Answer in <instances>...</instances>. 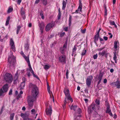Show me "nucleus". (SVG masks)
Returning <instances> with one entry per match:
<instances>
[{
  "instance_id": "nucleus-17",
  "label": "nucleus",
  "mask_w": 120,
  "mask_h": 120,
  "mask_svg": "<svg viewBox=\"0 0 120 120\" xmlns=\"http://www.w3.org/2000/svg\"><path fill=\"white\" fill-rule=\"evenodd\" d=\"M99 38V35L96 34V35L94 36V42L95 43H97L96 41H98Z\"/></svg>"
},
{
  "instance_id": "nucleus-8",
  "label": "nucleus",
  "mask_w": 120,
  "mask_h": 120,
  "mask_svg": "<svg viewBox=\"0 0 120 120\" xmlns=\"http://www.w3.org/2000/svg\"><path fill=\"white\" fill-rule=\"evenodd\" d=\"M93 79V76L92 75L89 76L87 78L86 80V84L88 87H90L91 84V81Z\"/></svg>"
},
{
  "instance_id": "nucleus-14",
  "label": "nucleus",
  "mask_w": 120,
  "mask_h": 120,
  "mask_svg": "<svg viewBox=\"0 0 120 120\" xmlns=\"http://www.w3.org/2000/svg\"><path fill=\"white\" fill-rule=\"evenodd\" d=\"M21 9L20 12L21 14V15L23 19H25L26 18L25 11L24 9H23V7L21 8Z\"/></svg>"
},
{
  "instance_id": "nucleus-54",
  "label": "nucleus",
  "mask_w": 120,
  "mask_h": 120,
  "mask_svg": "<svg viewBox=\"0 0 120 120\" xmlns=\"http://www.w3.org/2000/svg\"><path fill=\"white\" fill-rule=\"evenodd\" d=\"M81 32L83 34H84L85 33L86 31V29H84L83 30L81 29Z\"/></svg>"
},
{
  "instance_id": "nucleus-46",
  "label": "nucleus",
  "mask_w": 120,
  "mask_h": 120,
  "mask_svg": "<svg viewBox=\"0 0 120 120\" xmlns=\"http://www.w3.org/2000/svg\"><path fill=\"white\" fill-rule=\"evenodd\" d=\"M105 106H106V107L107 108L106 109L105 111H107L108 110L110 109V105H106Z\"/></svg>"
},
{
  "instance_id": "nucleus-50",
  "label": "nucleus",
  "mask_w": 120,
  "mask_h": 120,
  "mask_svg": "<svg viewBox=\"0 0 120 120\" xmlns=\"http://www.w3.org/2000/svg\"><path fill=\"white\" fill-rule=\"evenodd\" d=\"M105 48V47H102L101 48H99L97 49V50L99 51H100L103 50V49H104Z\"/></svg>"
},
{
  "instance_id": "nucleus-39",
  "label": "nucleus",
  "mask_w": 120,
  "mask_h": 120,
  "mask_svg": "<svg viewBox=\"0 0 120 120\" xmlns=\"http://www.w3.org/2000/svg\"><path fill=\"white\" fill-rule=\"evenodd\" d=\"M25 49L27 51H28V50L29 49V46L28 43H27L25 44Z\"/></svg>"
},
{
  "instance_id": "nucleus-16",
  "label": "nucleus",
  "mask_w": 120,
  "mask_h": 120,
  "mask_svg": "<svg viewBox=\"0 0 120 120\" xmlns=\"http://www.w3.org/2000/svg\"><path fill=\"white\" fill-rule=\"evenodd\" d=\"M8 88V84H6L3 86L2 88L3 91L4 93H6L7 92Z\"/></svg>"
},
{
  "instance_id": "nucleus-13",
  "label": "nucleus",
  "mask_w": 120,
  "mask_h": 120,
  "mask_svg": "<svg viewBox=\"0 0 120 120\" xmlns=\"http://www.w3.org/2000/svg\"><path fill=\"white\" fill-rule=\"evenodd\" d=\"M10 44L11 46V48L14 52L16 51L14 42L12 38H11L10 40Z\"/></svg>"
},
{
  "instance_id": "nucleus-3",
  "label": "nucleus",
  "mask_w": 120,
  "mask_h": 120,
  "mask_svg": "<svg viewBox=\"0 0 120 120\" xmlns=\"http://www.w3.org/2000/svg\"><path fill=\"white\" fill-rule=\"evenodd\" d=\"M16 61L15 57L13 55V52L11 51L10 54L9 55L8 58V62L9 64L8 65L10 67L11 66L15 64Z\"/></svg>"
},
{
  "instance_id": "nucleus-18",
  "label": "nucleus",
  "mask_w": 120,
  "mask_h": 120,
  "mask_svg": "<svg viewBox=\"0 0 120 120\" xmlns=\"http://www.w3.org/2000/svg\"><path fill=\"white\" fill-rule=\"evenodd\" d=\"M82 6H79L78 9L76 10L75 12L73 13L72 14H73L74 13H78L80 14V12H79L78 11H80L81 12H82Z\"/></svg>"
},
{
  "instance_id": "nucleus-24",
  "label": "nucleus",
  "mask_w": 120,
  "mask_h": 120,
  "mask_svg": "<svg viewBox=\"0 0 120 120\" xmlns=\"http://www.w3.org/2000/svg\"><path fill=\"white\" fill-rule=\"evenodd\" d=\"M58 11L59 13L57 17L58 19L59 20L60 19L61 15V12L60 11V8L58 9Z\"/></svg>"
},
{
  "instance_id": "nucleus-48",
  "label": "nucleus",
  "mask_w": 120,
  "mask_h": 120,
  "mask_svg": "<svg viewBox=\"0 0 120 120\" xmlns=\"http://www.w3.org/2000/svg\"><path fill=\"white\" fill-rule=\"evenodd\" d=\"M65 34V33L64 32L61 33L60 35V37H62L64 36Z\"/></svg>"
},
{
  "instance_id": "nucleus-25",
  "label": "nucleus",
  "mask_w": 120,
  "mask_h": 120,
  "mask_svg": "<svg viewBox=\"0 0 120 120\" xmlns=\"http://www.w3.org/2000/svg\"><path fill=\"white\" fill-rule=\"evenodd\" d=\"M67 2H65L64 0H63V6L62 8V9L63 10H64L65 8L66 7V5L67 4Z\"/></svg>"
},
{
  "instance_id": "nucleus-55",
  "label": "nucleus",
  "mask_w": 120,
  "mask_h": 120,
  "mask_svg": "<svg viewBox=\"0 0 120 120\" xmlns=\"http://www.w3.org/2000/svg\"><path fill=\"white\" fill-rule=\"evenodd\" d=\"M68 27H64L63 28V29L64 31L66 32H67L68 31Z\"/></svg>"
},
{
  "instance_id": "nucleus-2",
  "label": "nucleus",
  "mask_w": 120,
  "mask_h": 120,
  "mask_svg": "<svg viewBox=\"0 0 120 120\" xmlns=\"http://www.w3.org/2000/svg\"><path fill=\"white\" fill-rule=\"evenodd\" d=\"M96 104L94 103H92L90 106H89L88 108L87 111L89 114H90L92 112L93 110H94L95 113V114H97L98 113L97 112V111L99 109L100 107L99 105H96Z\"/></svg>"
},
{
  "instance_id": "nucleus-6",
  "label": "nucleus",
  "mask_w": 120,
  "mask_h": 120,
  "mask_svg": "<svg viewBox=\"0 0 120 120\" xmlns=\"http://www.w3.org/2000/svg\"><path fill=\"white\" fill-rule=\"evenodd\" d=\"M55 27V22H52L48 24L45 27V30L46 32L49 31L51 29Z\"/></svg>"
},
{
  "instance_id": "nucleus-63",
  "label": "nucleus",
  "mask_w": 120,
  "mask_h": 120,
  "mask_svg": "<svg viewBox=\"0 0 120 120\" xmlns=\"http://www.w3.org/2000/svg\"><path fill=\"white\" fill-rule=\"evenodd\" d=\"M40 0H36L35 2V4H38L40 2Z\"/></svg>"
},
{
  "instance_id": "nucleus-4",
  "label": "nucleus",
  "mask_w": 120,
  "mask_h": 120,
  "mask_svg": "<svg viewBox=\"0 0 120 120\" xmlns=\"http://www.w3.org/2000/svg\"><path fill=\"white\" fill-rule=\"evenodd\" d=\"M4 79L6 82L10 83L12 81V76L11 74L8 73H6L5 74Z\"/></svg>"
},
{
  "instance_id": "nucleus-64",
  "label": "nucleus",
  "mask_w": 120,
  "mask_h": 120,
  "mask_svg": "<svg viewBox=\"0 0 120 120\" xmlns=\"http://www.w3.org/2000/svg\"><path fill=\"white\" fill-rule=\"evenodd\" d=\"M79 6L82 7V4L81 3V0H79Z\"/></svg>"
},
{
  "instance_id": "nucleus-44",
  "label": "nucleus",
  "mask_w": 120,
  "mask_h": 120,
  "mask_svg": "<svg viewBox=\"0 0 120 120\" xmlns=\"http://www.w3.org/2000/svg\"><path fill=\"white\" fill-rule=\"evenodd\" d=\"M4 93V92L3 91L2 88H0V96H2Z\"/></svg>"
},
{
  "instance_id": "nucleus-52",
  "label": "nucleus",
  "mask_w": 120,
  "mask_h": 120,
  "mask_svg": "<svg viewBox=\"0 0 120 120\" xmlns=\"http://www.w3.org/2000/svg\"><path fill=\"white\" fill-rule=\"evenodd\" d=\"M12 89H11L8 94L9 95H10L12 94Z\"/></svg>"
},
{
  "instance_id": "nucleus-56",
  "label": "nucleus",
  "mask_w": 120,
  "mask_h": 120,
  "mask_svg": "<svg viewBox=\"0 0 120 120\" xmlns=\"http://www.w3.org/2000/svg\"><path fill=\"white\" fill-rule=\"evenodd\" d=\"M21 94H19L17 96L16 98V99L18 100L21 97Z\"/></svg>"
},
{
  "instance_id": "nucleus-10",
  "label": "nucleus",
  "mask_w": 120,
  "mask_h": 120,
  "mask_svg": "<svg viewBox=\"0 0 120 120\" xmlns=\"http://www.w3.org/2000/svg\"><path fill=\"white\" fill-rule=\"evenodd\" d=\"M29 114L26 113H22L21 114V116L23 118L24 120H33L31 118L28 117Z\"/></svg>"
},
{
  "instance_id": "nucleus-45",
  "label": "nucleus",
  "mask_w": 120,
  "mask_h": 120,
  "mask_svg": "<svg viewBox=\"0 0 120 120\" xmlns=\"http://www.w3.org/2000/svg\"><path fill=\"white\" fill-rule=\"evenodd\" d=\"M86 52L87 50H83L82 53V56H83L85 55L86 53Z\"/></svg>"
},
{
  "instance_id": "nucleus-38",
  "label": "nucleus",
  "mask_w": 120,
  "mask_h": 120,
  "mask_svg": "<svg viewBox=\"0 0 120 120\" xmlns=\"http://www.w3.org/2000/svg\"><path fill=\"white\" fill-rule=\"evenodd\" d=\"M47 90L49 94H50V86L48 82H47Z\"/></svg>"
},
{
  "instance_id": "nucleus-20",
  "label": "nucleus",
  "mask_w": 120,
  "mask_h": 120,
  "mask_svg": "<svg viewBox=\"0 0 120 120\" xmlns=\"http://www.w3.org/2000/svg\"><path fill=\"white\" fill-rule=\"evenodd\" d=\"M24 81L22 82L20 85V86L21 89H23L25 86V83L26 79L25 78H24Z\"/></svg>"
},
{
  "instance_id": "nucleus-35",
  "label": "nucleus",
  "mask_w": 120,
  "mask_h": 120,
  "mask_svg": "<svg viewBox=\"0 0 120 120\" xmlns=\"http://www.w3.org/2000/svg\"><path fill=\"white\" fill-rule=\"evenodd\" d=\"M42 2L44 6L46 5L48 3L47 0H42Z\"/></svg>"
},
{
  "instance_id": "nucleus-1",
  "label": "nucleus",
  "mask_w": 120,
  "mask_h": 120,
  "mask_svg": "<svg viewBox=\"0 0 120 120\" xmlns=\"http://www.w3.org/2000/svg\"><path fill=\"white\" fill-rule=\"evenodd\" d=\"M30 88H32L31 93L32 95V97L36 98L39 93L38 88L36 85L32 83H30L29 86Z\"/></svg>"
},
{
  "instance_id": "nucleus-60",
  "label": "nucleus",
  "mask_w": 120,
  "mask_h": 120,
  "mask_svg": "<svg viewBox=\"0 0 120 120\" xmlns=\"http://www.w3.org/2000/svg\"><path fill=\"white\" fill-rule=\"evenodd\" d=\"M22 0H17V2L18 4L20 5V3L21 2Z\"/></svg>"
},
{
  "instance_id": "nucleus-37",
  "label": "nucleus",
  "mask_w": 120,
  "mask_h": 120,
  "mask_svg": "<svg viewBox=\"0 0 120 120\" xmlns=\"http://www.w3.org/2000/svg\"><path fill=\"white\" fill-rule=\"evenodd\" d=\"M118 42V43H119V42H118V41H115L114 42V48L115 49H117V44Z\"/></svg>"
},
{
  "instance_id": "nucleus-28",
  "label": "nucleus",
  "mask_w": 120,
  "mask_h": 120,
  "mask_svg": "<svg viewBox=\"0 0 120 120\" xmlns=\"http://www.w3.org/2000/svg\"><path fill=\"white\" fill-rule=\"evenodd\" d=\"M13 10V9L10 6L8 8V10L7 11V13H10L12 12Z\"/></svg>"
},
{
  "instance_id": "nucleus-29",
  "label": "nucleus",
  "mask_w": 120,
  "mask_h": 120,
  "mask_svg": "<svg viewBox=\"0 0 120 120\" xmlns=\"http://www.w3.org/2000/svg\"><path fill=\"white\" fill-rule=\"evenodd\" d=\"M105 112L106 113L109 114L111 116H113V115L111 109L108 110L107 111H105Z\"/></svg>"
},
{
  "instance_id": "nucleus-19",
  "label": "nucleus",
  "mask_w": 120,
  "mask_h": 120,
  "mask_svg": "<svg viewBox=\"0 0 120 120\" xmlns=\"http://www.w3.org/2000/svg\"><path fill=\"white\" fill-rule=\"evenodd\" d=\"M64 93L66 97L67 96L70 95L69 93V90L68 89H66L64 90Z\"/></svg>"
},
{
  "instance_id": "nucleus-27",
  "label": "nucleus",
  "mask_w": 120,
  "mask_h": 120,
  "mask_svg": "<svg viewBox=\"0 0 120 120\" xmlns=\"http://www.w3.org/2000/svg\"><path fill=\"white\" fill-rule=\"evenodd\" d=\"M77 107V105H73L72 104L71 105V110L73 109L74 111H75Z\"/></svg>"
},
{
  "instance_id": "nucleus-30",
  "label": "nucleus",
  "mask_w": 120,
  "mask_h": 120,
  "mask_svg": "<svg viewBox=\"0 0 120 120\" xmlns=\"http://www.w3.org/2000/svg\"><path fill=\"white\" fill-rule=\"evenodd\" d=\"M30 71L31 72V73L33 74V76L34 77H35L38 79H39V78L38 77V76L37 75H36L34 74V71L33 70H32Z\"/></svg>"
},
{
  "instance_id": "nucleus-26",
  "label": "nucleus",
  "mask_w": 120,
  "mask_h": 120,
  "mask_svg": "<svg viewBox=\"0 0 120 120\" xmlns=\"http://www.w3.org/2000/svg\"><path fill=\"white\" fill-rule=\"evenodd\" d=\"M29 55H28L27 56H25L23 57L27 63L30 62L29 59Z\"/></svg>"
},
{
  "instance_id": "nucleus-9",
  "label": "nucleus",
  "mask_w": 120,
  "mask_h": 120,
  "mask_svg": "<svg viewBox=\"0 0 120 120\" xmlns=\"http://www.w3.org/2000/svg\"><path fill=\"white\" fill-rule=\"evenodd\" d=\"M67 45V41H66L64 44L63 47L60 48V52L62 54L64 55L65 54V49H66Z\"/></svg>"
},
{
  "instance_id": "nucleus-12",
  "label": "nucleus",
  "mask_w": 120,
  "mask_h": 120,
  "mask_svg": "<svg viewBox=\"0 0 120 120\" xmlns=\"http://www.w3.org/2000/svg\"><path fill=\"white\" fill-rule=\"evenodd\" d=\"M115 87H116L117 89L120 88V82L118 80V79L117 80L116 82H113L112 84Z\"/></svg>"
},
{
  "instance_id": "nucleus-33",
  "label": "nucleus",
  "mask_w": 120,
  "mask_h": 120,
  "mask_svg": "<svg viewBox=\"0 0 120 120\" xmlns=\"http://www.w3.org/2000/svg\"><path fill=\"white\" fill-rule=\"evenodd\" d=\"M21 26H17V29L16 31V34H18L19 33L20 30V28H21Z\"/></svg>"
},
{
  "instance_id": "nucleus-47",
  "label": "nucleus",
  "mask_w": 120,
  "mask_h": 120,
  "mask_svg": "<svg viewBox=\"0 0 120 120\" xmlns=\"http://www.w3.org/2000/svg\"><path fill=\"white\" fill-rule=\"evenodd\" d=\"M69 71L67 69L66 72V73L65 75L66 76V78L67 79L68 78V75Z\"/></svg>"
},
{
  "instance_id": "nucleus-5",
  "label": "nucleus",
  "mask_w": 120,
  "mask_h": 120,
  "mask_svg": "<svg viewBox=\"0 0 120 120\" xmlns=\"http://www.w3.org/2000/svg\"><path fill=\"white\" fill-rule=\"evenodd\" d=\"M36 98L30 96H28L27 102L28 105L30 107H33V102L35 100Z\"/></svg>"
},
{
  "instance_id": "nucleus-49",
  "label": "nucleus",
  "mask_w": 120,
  "mask_h": 120,
  "mask_svg": "<svg viewBox=\"0 0 120 120\" xmlns=\"http://www.w3.org/2000/svg\"><path fill=\"white\" fill-rule=\"evenodd\" d=\"M98 80H99L98 81V82L97 85V86H98L99 84H100V83L101 82V81L102 79H97Z\"/></svg>"
},
{
  "instance_id": "nucleus-40",
  "label": "nucleus",
  "mask_w": 120,
  "mask_h": 120,
  "mask_svg": "<svg viewBox=\"0 0 120 120\" xmlns=\"http://www.w3.org/2000/svg\"><path fill=\"white\" fill-rule=\"evenodd\" d=\"M71 19H72V16L71 15H70V17L69 18V26H70L71 24Z\"/></svg>"
},
{
  "instance_id": "nucleus-36",
  "label": "nucleus",
  "mask_w": 120,
  "mask_h": 120,
  "mask_svg": "<svg viewBox=\"0 0 120 120\" xmlns=\"http://www.w3.org/2000/svg\"><path fill=\"white\" fill-rule=\"evenodd\" d=\"M50 67L51 66H50L49 64L45 65L44 67V68L45 70H47L49 69Z\"/></svg>"
},
{
  "instance_id": "nucleus-61",
  "label": "nucleus",
  "mask_w": 120,
  "mask_h": 120,
  "mask_svg": "<svg viewBox=\"0 0 120 120\" xmlns=\"http://www.w3.org/2000/svg\"><path fill=\"white\" fill-rule=\"evenodd\" d=\"M107 9H105V10H104V13H105V14H104V15H107Z\"/></svg>"
},
{
  "instance_id": "nucleus-62",
  "label": "nucleus",
  "mask_w": 120,
  "mask_h": 120,
  "mask_svg": "<svg viewBox=\"0 0 120 120\" xmlns=\"http://www.w3.org/2000/svg\"><path fill=\"white\" fill-rule=\"evenodd\" d=\"M109 53H106V52H105V57L106 58H107V57L108 56V55L109 54Z\"/></svg>"
},
{
  "instance_id": "nucleus-34",
  "label": "nucleus",
  "mask_w": 120,
  "mask_h": 120,
  "mask_svg": "<svg viewBox=\"0 0 120 120\" xmlns=\"http://www.w3.org/2000/svg\"><path fill=\"white\" fill-rule=\"evenodd\" d=\"M67 101H66V98H65V100H64V104L62 105V106L63 108L64 109L66 108V103H67Z\"/></svg>"
},
{
  "instance_id": "nucleus-57",
  "label": "nucleus",
  "mask_w": 120,
  "mask_h": 120,
  "mask_svg": "<svg viewBox=\"0 0 120 120\" xmlns=\"http://www.w3.org/2000/svg\"><path fill=\"white\" fill-rule=\"evenodd\" d=\"M27 75L29 78H30V76L31 75L30 73V72H27Z\"/></svg>"
},
{
  "instance_id": "nucleus-58",
  "label": "nucleus",
  "mask_w": 120,
  "mask_h": 120,
  "mask_svg": "<svg viewBox=\"0 0 120 120\" xmlns=\"http://www.w3.org/2000/svg\"><path fill=\"white\" fill-rule=\"evenodd\" d=\"M3 108H4L3 106H2L1 108V109L0 110V115L1 114H2V112H3Z\"/></svg>"
},
{
  "instance_id": "nucleus-11",
  "label": "nucleus",
  "mask_w": 120,
  "mask_h": 120,
  "mask_svg": "<svg viewBox=\"0 0 120 120\" xmlns=\"http://www.w3.org/2000/svg\"><path fill=\"white\" fill-rule=\"evenodd\" d=\"M38 26L40 28L41 33V34H42L43 33V30L45 27L44 24L42 22H39Z\"/></svg>"
},
{
  "instance_id": "nucleus-15",
  "label": "nucleus",
  "mask_w": 120,
  "mask_h": 120,
  "mask_svg": "<svg viewBox=\"0 0 120 120\" xmlns=\"http://www.w3.org/2000/svg\"><path fill=\"white\" fill-rule=\"evenodd\" d=\"M46 113L48 115L50 116L52 113V107L50 105L49 106V108L48 109L46 108Z\"/></svg>"
},
{
  "instance_id": "nucleus-41",
  "label": "nucleus",
  "mask_w": 120,
  "mask_h": 120,
  "mask_svg": "<svg viewBox=\"0 0 120 120\" xmlns=\"http://www.w3.org/2000/svg\"><path fill=\"white\" fill-rule=\"evenodd\" d=\"M14 115V113H12L10 114V118L11 120H13Z\"/></svg>"
},
{
  "instance_id": "nucleus-31",
  "label": "nucleus",
  "mask_w": 120,
  "mask_h": 120,
  "mask_svg": "<svg viewBox=\"0 0 120 120\" xmlns=\"http://www.w3.org/2000/svg\"><path fill=\"white\" fill-rule=\"evenodd\" d=\"M40 15L41 16V18L44 19V16L43 15V12L42 10H41L40 12Z\"/></svg>"
},
{
  "instance_id": "nucleus-53",
  "label": "nucleus",
  "mask_w": 120,
  "mask_h": 120,
  "mask_svg": "<svg viewBox=\"0 0 120 120\" xmlns=\"http://www.w3.org/2000/svg\"><path fill=\"white\" fill-rule=\"evenodd\" d=\"M77 112L78 113L80 114V113L81 112V109H80V108H79L77 110Z\"/></svg>"
},
{
  "instance_id": "nucleus-51",
  "label": "nucleus",
  "mask_w": 120,
  "mask_h": 120,
  "mask_svg": "<svg viewBox=\"0 0 120 120\" xmlns=\"http://www.w3.org/2000/svg\"><path fill=\"white\" fill-rule=\"evenodd\" d=\"M98 57V54L97 53L95 55H94L93 57L94 59H96Z\"/></svg>"
},
{
  "instance_id": "nucleus-7",
  "label": "nucleus",
  "mask_w": 120,
  "mask_h": 120,
  "mask_svg": "<svg viewBox=\"0 0 120 120\" xmlns=\"http://www.w3.org/2000/svg\"><path fill=\"white\" fill-rule=\"evenodd\" d=\"M58 60L60 62L62 63L65 64L66 62V57L65 55L60 56L58 58Z\"/></svg>"
},
{
  "instance_id": "nucleus-43",
  "label": "nucleus",
  "mask_w": 120,
  "mask_h": 120,
  "mask_svg": "<svg viewBox=\"0 0 120 120\" xmlns=\"http://www.w3.org/2000/svg\"><path fill=\"white\" fill-rule=\"evenodd\" d=\"M95 103H96V104L97 105H99L100 104V101L99 100H98V99H96L95 101Z\"/></svg>"
},
{
  "instance_id": "nucleus-22",
  "label": "nucleus",
  "mask_w": 120,
  "mask_h": 120,
  "mask_svg": "<svg viewBox=\"0 0 120 120\" xmlns=\"http://www.w3.org/2000/svg\"><path fill=\"white\" fill-rule=\"evenodd\" d=\"M105 50L102 51L101 52H100L99 53L98 55L100 56H101V57L104 56L105 54Z\"/></svg>"
},
{
  "instance_id": "nucleus-42",
  "label": "nucleus",
  "mask_w": 120,
  "mask_h": 120,
  "mask_svg": "<svg viewBox=\"0 0 120 120\" xmlns=\"http://www.w3.org/2000/svg\"><path fill=\"white\" fill-rule=\"evenodd\" d=\"M77 49V48L76 47L75 45L74 46V48L73 49L72 53L73 54L74 53L75 51H76Z\"/></svg>"
},
{
  "instance_id": "nucleus-32",
  "label": "nucleus",
  "mask_w": 120,
  "mask_h": 120,
  "mask_svg": "<svg viewBox=\"0 0 120 120\" xmlns=\"http://www.w3.org/2000/svg\"><path fill=\"white\" fill-rule=\"evenodd\" d=\"M67 97V98H66V100L67 99L70 101L71 102H73V100L70 95L68 96Z\"/></svg>"
},
{
  "instance_id": "nucleus-21",
  "label": "nucleus",
  "mask_w": 120,
  "mask_h": 120,
  "mask_svg": "<svg viewBox=\"0 0 120 120\" xmlns=\"http://www.w3.org/2000/svg\"><path fill=\"white\" fill-rule=\"evenodd\" d=\"M103 72H102V71L101 70L99 72L97 79H102V78L103 75Z\"/></svg>"
},
{
  "instance_id": "nucleus-23",
  "label": "nucleus",
  "mask_w": 120,
  "mask_h": 120,
  "mask_svg": "<svg viewBox=\"0 0 120 120\" xmlns=\"http://www.w3.org/2000/svg\"><path fill=\"white\" fill-rule=\"evenodd\" d=\"M109 22L110 25H114L115 27L116 28H117V26L115 22L114 21H113L112 20H109Z\"/></svg>"
},
{
  "instance_id": "nucleus-59",
  "label": "nucleus",
  "mask_w": 120,
  "mask_h": 120,
  "mask_svg": "<svg viewBox=\"0 0 120 120\" xmlns=\"http://www.w3.org/2000/svg\"><path fill=\"white\" fill-rule=\"evenodd\" d=\"M21 54L23 56V57H24L25 56H26L24 53L22 51H21L20 52Z\"/></svg>"
}]
</instances>
